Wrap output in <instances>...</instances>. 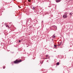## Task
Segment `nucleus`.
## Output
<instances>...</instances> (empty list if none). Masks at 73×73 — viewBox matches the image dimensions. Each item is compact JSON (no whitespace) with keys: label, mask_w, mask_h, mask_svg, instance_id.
<instances>
[{"label":"nucleus","mask_w":73,"mask_h":73,"mask_svg":"<svg viewBox=\"0 0 73 73\" xmlns=\"http://www.w3.org/2000/svg\"><path fill=\"white\" fill-rule=\"evenodd\" d=\"M22 61V60H16L15 61H14V64H18V63L19 62H21Z\"/></svg>","instance_id":"f257e3e1"},{"label":"nucleus","mask_w":73,"mask_h":73,"mask_svg":"<svg viewBox=\"0 0 73 73\" xmlns=\"http://www.w3.org/2000/svg\"><path fill=\"white\" fill-rule=\"evenodd\" d=\"M63 17H64V18H67L68 17V16L64 14L63 16Z\"/></svg>","instance_id":"f03ea898"},{"label":"nucleus","mask_w":73,"mask_h":73,"mask_svg":"<svg viewBox=\"0 0 73 73\" xmlns=\"http://www.w3.org/2000/svg\"><path fill=\"white\" fill-rule=\"evenodd\" d=\"M55 1L56 3H59L61 1V0H55Z\"/></svg>","instance_id":"7ed1b4c3"},{"label":"nucleus","mask_w":73,"mask_h":73,"mask_svg":"<svg viewBox=\"0 0 73 73\" xmlns=\"http://www.w3.org/2000/svg\"><path fill=\"white\" fill-rule=\"evenodd\" d=\"M32 9H33V10H35V9H36V7H33V8H32Z\"/></svg>","instance_id":"20e7f679"},{"label":"nucleus","mask_w":73,"mask_h":73,"mask_svg":"<svg viewBox=\"0 0 73 73\" xmlns=\"http://www.w3.org/2000/svg\"><path fill=\"white\" fill-rule=\"evenodd\" d=\"M52 27H55V29H57V27L55 25L53 26Z\"/></svg>","instance_id":"39448f33"},{"label":"nucleus","mask_w":73,"mask_h":73,"mask_svg":"<svg viewBox=\"0 0 73 73\" xmlns=\"http://www.w3.org/2000/svg\"><path fill=\"white\" fill-rule=\"evenodd\" d=\"M64 15H68V12H66L65 13Z\"/></svg>","instance_id":"423d86ee"},{"label":"nucleus","mask_w":73,"mask_h":73,"mask_svg":"<svg viewBox=\"0 0 73 73\" xmlns=\"http://www.w3.org/2000/svg\"><path fill=\"white\" fill-rule=\"evenodd\" d=\"M56 65H60V63L59 62H57L56 63Z\"/></svg>","instance_id":"0eeeda50"},{"label":"nucleus","mask_w":73,"mask_h":73,"mask_svg":"<svg viewBox=\"0 0 73 73\" xmlns=\"http://www.w3.org/2000/svg\"><path fill=\"white\" fill-rule=\"evenodd\" d=\"M52 37L53 38H55V37H56V36L55 35H54L53 36H52Z\"/></svg>","instance_id":"6e6552de"},{"label":"nucleus","mask_w":73,"mask_h":73,"mask_svg":"<svg viewBox=\"0 0 73 73\" xmlns=\"http://www.w3.org/2000/svg\"><path fill=\"white\" fill-rule=\"evenodd\" d=\"M43 63V61H42V62H40V64H42V63Z\"/></svg>","instance_id":"1a4fd4ad"},{"label":"nucleus","mask_w":73,"mask_h":73,"mask_svg":"<svg viewBox=\"0 0 73 73\" xmlns=\"http://www.w3.org/2000/svg\"><path fill=\"white\" fill-rule=\"evenodd\" d=\"M3 69H5V66H3Z\"/></svg>","instance_id":"9d476101"},{"label":"nucleus","mask_w":73,"mask_h":73,"mask_svg":"<svg viewBox=\"0 0 73 73\" xmlns=\"http://www.w3.org/2000/svg\"><path fill=\"white\" fill-rule=\"evenodd\" d=\"M69 15H71V16H72V13H70Z\"/></svg>","instance_id":"9b49d317"},{"label":"nucleus","mask_w":73,"mask_h":73,"mask_svg":"<svg viewBox=\"0 0 73 73\" xmlns=\"http://www.w3.org/2000/svg\"><path fill=\"white\" fill-rule=\"evenodd\" d=\"M61 44H62V42H61L60 44H59L60 45H61Z\"/></svg>","instance_id":"f8f14e48"},{"label":"nucleus","mask_w":73,"mask_h":73,"mask_svg":"<svg viewBox=\"0 0 73 73\" xmlns=\"http://www.w3.org/2000/svg\"><path fill=\"white\" fill-rule=\"evenodd\" d=\"M48 55H46V57H48Z\"/></svg>","instance_id":"ddd939ff"},{"label":"nucleus","mask_w":73,"mask_h":73,"mask_svg":"<svg viewBox=\"0 0 73 73\" xmlns=\"http://www.w3.org/2000/svg\"><path fill=\"white\" fill-rule=\"evenodd\" d=\"M57 46H60V44H58L57 45Z\"/></svg>","instance_id":"4468645a"},{"label":"nucleus","mask_w":73,"mask_h":73,"mask_svg":"<svg viewBox=\"0 0 73 73\" xmlns=\"http://www.w3.org/2000/svg\"><path fill=\"white\" fill-rule=\"evenodd\" d=\"M6 27H9V26L8 25L6 26Z\"/></svg>","instance_id":"2eb2a0df"},{"label":"nucleus","mask_w":73,"mask_h":73,"mask_svg":"<svg viewBox=\"0 0 73 73\" xmlns=\"http://www.w3.org/2000/svg\"><path fill=\"white\" fill-rule=\"evenodd\" d=\"M54 46H55V47H56V46H56V45H54Z\"/></svg>","instance_id":"dca6fc26"},{"label":"nucleus","mask_w":73,"mask_h":73,"mask_svg":"<svg viewBox=\"0 0 73 73\" xmlns=\"http://www.w3.org/2000/svg\"><path fill=\"white\" fill-rule=\"evenodd\" d=\"M48 7H51V6H48Z\"/></svg>","instance_id":"f3484780"},{"label":"nucleus","mask_w":73,"mask_h":73,"mask_svg":"<svg viewBox=\"0 0 73 73\" xmlns=\"http://www.w3.org/2000/svg\"><path fill=\"white\" fill-rule=\"evenodd\" d=\"M21 42V40H19V42Z\"/></svg>","instance_id":"a211bd4d"},{"label":"nucleus","mask_w":73,"mask_h":73,"mask_svg":"<svg viewBox=\"0 0 73 73\" xmlns=\"http://www.w3.org/2000/svg\"><path fill=\"white\" fill-rule=\"evenodd\" d=\"M28 1H29V2H30L31 1L30 0H28Z\"/></svg>","instance_id":"6ab92c4d"},{"label":"nucleus","mask_w":73,"mask_h":73,"mask_svg":"<svg viewBox=\"0 0 73 73\" xmlns=\"http://www.w3.org/2000/svg\"><path fill=\"white\" fill-rule=\"evenodd\" d=\"M47 58H46L45 59H47Z\"/></svg>","instance_id":"aec40b11"},{"label":"nucleus","mask_w":73,"mask_h":73,"mask_svg":"<svg viewBox=\"0 0 73 73\" xmlns=\"http://www.w3.org/2000/svg\"><path fill=\"white\" fill-rule=\"evenodd\" d=\"M30 28H31V26H30Z\"/></svg>","instance_id":"412c9836"},{"label":"nucleus","mask_w":73,"mask_h":73,"mask_svg":"<svg viewBox=\"0 0 73 73\" xmlns=\"http://www.w3.org/2000/svg\"><path fill=\"white\" fill-rule=\"evenodd\" d=\"M34 12H35V11H34Z\"/></svg>","instance_id":"4be33fe9"},{"label":"nucleus","mask_w":73,"mask_h":73,"mask_svg":"<svg viewBox=\"0 0 73 73\" xmlns=\"http://www.w3.org/2000/svg\"><path fill=\"white\" fill-rule=\"evenodd\" d=\"M42 22H43V21H42Z\"/></svg>","instance_id":"5701e85b"}]
</instances>
